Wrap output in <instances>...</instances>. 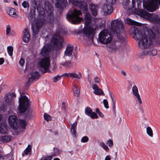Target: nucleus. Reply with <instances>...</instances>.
<instances>
[{
	"label": "nucleus",
	"mask_w": 160,
	"mask_h": 160,
	"mask_svg": "<svg viewBox=\"0 0 160 160\" xmlns=\"http://www.w3.org/2000/svg\"><path fill=\"white\" fill-rule=\"evenodd\" d=\"M31 4L30 11L28 16L29 20L32 21L34 19L36 9L38 13L37 19L32 24V35L35 36L38 33L39 28L45 23V11L42 7V0H31Z\"/></svg>",
	"instance_id": "f257e3e1"
},
{
	"label": "nucleus",
	"mask_w": 160,
	"mask_h": 160,
	"mask_svg": "<svg viewBox=\"0 0 160 160\" xmlns=\"http://www.w3.org/2000/svg\"><path fill=\"white\" fill-rule=\"evenodd\" d=\"M133 38L138 40V45L139 48L143 49L147 48L151 44L156 38L155 33L150 29H148L147 32L142 31L136 26L132 28Z\"/></svg>",
	"instance_id": "f03ea898"
},
{
	"label": "nucleus",
	"mask_w": 160,
	"mask_h": 160,
	"mask_svg": "<svg viewBox=\"0 0 160 160\" xmlns=\"http://www.w3.org/2000/svg\"><path fill=\"white\" fill-rule=\"evenodd\" d=\"M72 4L75 6H78L85 13V26L81 31L83 36L91 38L92 42H93V37L95 34V28L90 25L91 23V17L90 14L87 12L88 7L84 2H82L79 0H73Z\"/></svg>",
	"instance_id": "7ed1b4c3"
},
{
	"label": "nucleus",
	"mask_w": 160,
	"mask_h": 160,
	"mask_svg": "<svg viewBox=\"0 0 160 160\" xmlns=\"http://www.w3.org/2000/svg\"><path fill=\"white\" fill-rule=\"evenodd\" d=\"M111 29L114 32L117 34L119 42L123 43L126 41L125 38L119 34L124 31L123 25L121 20L115 19L112 20L111 22Z\"/></svg>",
	"instance_id": "20e7f679"
},
{
	"label": "nucleus",
	"mask_w": 160,
	"mask_h": 160,
	"mask_svg": "<svg viewBox=\"0 0 160 160\" xmlns=\"http://www.w3.org/2000/svg\"><path fill=\"white\" fill-rule=\"evenodd\" d=\"M20 94V97L18 100L19 105L17 108L18 112L23 113L28 109L30 106V101L26 96H22Z\"/></svg>",
	"instance_id": "39448f33"
},
{
	"label": "nucleus",
	"mask_w": 160,
	"mask_h": 160,
	"mask_svg": "<svg viewBox=\"0 0 160 160\" xmlns=\"http://www.w3.org/2000/svg\"><path fill=\"white\" fill-rule=\"evenodd\" d=\"M82 14L80 10H78L75 9H72L70 10L68 13L66 18L67 20L71 23L77 24L79 23L82 19V18L79 17Z\"/></svg>",
	"instance_id": "423d86ee"
},
{
	"label": "nucleus",
	"mask_w": 160,
	"mask_h": 160,
	"mask_svg": "<svg viewBox=\"0 0 160 160\" xmlns=\"http://www.w3.org/2000/svg\"><path fill=\"white\" fill-rule=\"evenodd\" d=\"M140 16L148 20L154 24L160 23V18L158 15L154 13H150L146 11L141 9L139 11Z\"/></svg>",
	"instance_id": "0eeeda50"
},
{
	"label": "nucleus",
	"mask_w": 160,
	"mask_h": 160,
	"mask_svg": "<svg viewBox=\"0 0 160 160\" xmlns=\"http://www.w3.org/2000/svg\"><path fill=\"white\" fill-rule=\"evenodd\" d=\"M63 39L59 35H55L51 40V44L53 50L58 51L62 49L63 47Z\"/></svg>",
	"instance_id": "6e6552de"
},
{
	"label": "nucleus",
	"mask_w": 160,
	"mask_h": 160,
	"mask_svg": "<svg viewBox=\"0 0 160 160\" xmlns=\"http://www.w3.org/2000/svg\"><path fill=\"white\" fill-rule=\"evenodd\" d=\"M98 39L100 43L107 44L110 43L112 39V36L108 30H104L99 34Z\"/></svg>",
	"instance_id": "1a4fd4ad"
},
{
	"label": "nucleus",
	"mask_w": 160,
	"mask_h": 160,
	"mask_svg": "<svg viewBox=\"0 0 160 160\" xmlns=\"http://www.w3.org/2000/svg\"><path fill=\"white\" fill-rule=\"evenodd\" d=\"M44 5L46 12V22L49 23H52L53 22L54 18L53 9L51 4L48 1L44 2Z\"/></svg>",
	"instance_id": "9d476101"
},
{
	"label": "nucleus",
	"mask_w": 160,
	"mask_h": 160,
	"mask_svg": "<svg viewBox=\"0 0 160 160\" xmlns=\"http://www.w3.org/2000/svg\"><path fill=\"white\" fill-rule=\"evenodd\" d=\"M158 3L160 6V0H150L148 2L143 0V6L147 10L153 12L158 8Z\"/></svg>",
	"instance_id": "9b49d317"
},
{
	"label": "nucleus",
	"mask_w": 160,
	"mask_h": 160,
	"mask_svg": "<svg viewBox=\"0 0 160 160\" xmlns=\"http://www.w3.org/2000/svg\"><path fill=\"white\" fill-rule=\"evenodd\" d=\"M50 65V60L49 57L40 59L38 62V66L41 69V72L44 73L48 69Z\"/></svg>",
	"instance_id": "f8f14e48"
},
{
	"label": "nucleus",
	"mask_w": 160,
	"mask_h": 160,
	"mask_svg": "<svg viewBox=\"0 0 160 160\" xmlns=\"http://www.w3.org/2000/svg\"><path fill=\"white\" fill-rule=\"evenodd\" d=\"M8 122L10 127L14 130L19 129L18 119L16 115H11L9 116Z\"/></svg>",
	"instance_id": "ddd939ff"
},
{
	"label": "nucleus",
	"mask_w": 160,
	"mask_h": 160,
	"mask_svg": "<svg viewBox=\"0 0 160 160\" xmlns=\"http://www.w3.org/2000/svg\"><path fill=\"white\" fill-rule=\"evenodd\" d=\"M124 0L122 2V5L124 8L127 10H131L134 8L136 6V0Z\"/></svg>",
	"instance_id": "4468645a"
},
{
	"label": "nucleus",
	"mask_w": 160,
	"mask_h": 160,
	"mask_svg": "<svg viewBox=\"0 0 160 160\" xmlns=\"http://www.w3.org/2000/svg\"><path fill=\"white\" fill-rule=\"evenodd\" d=\"M73 46L71 45L67 46L66 50L64 52L63 58L65 60H69L72 58V51Z\"/></svg>",
	"instance_id": "2eb2a0df"
},
{
	"label": "nucleus",
	"mask_w": 160,
	"mask_h": 160,
	"mask_svg": "<svg viewBox=\"0 0 160 160\" xmlns=\"http://www.w3.org/2000/svg\"><path fill=\"white\" fill-rule=\"evenodd\" d=\"M112 5L107 2L103 4L102 9L104 15H109L112 13L113 9Z\"/></svg>",
	"instance_id": "dca6fc26"
},
{
	"label": "nucleus",
	"mask_w": 160,
	"mask_h": 160,
	"mask_svg": "<svg viewBox=\"0 0 160 160\" xmlns=\"http://www.w3.org/2000/svg\"><path fill=\"white\" fill-rule=\"evenodd\" d=\"M39 74L38 72H32L30 74V76H29L28 80L27 82V85H30L33 82L37 80L38 79Z\"/></svg>",
	"instance_id": "f3484780"
},
{
	"label": "nucleus",
	"mask_w": 160,
	"mask_h": 160,
	"mask_svg": "<svg viewBox=\"0 0 160 160\" xmlns=\"http://www.w3.org/2000/svg\"><path fill=\"white\" fill-rule=\"evenodd\" d=\"M51 51V47L49 45L44 46L41 49L40 54L43 56H48Z\"/></svg>",
	"instance_id": "a211bd4d"
},
{
	"label": "nucleus",
	"mask_w": 160,
	"mask_h": 160,
	"mask_svg": "<svg viewBox=\"0 0 160 160\" xmlns=\"http://www.w3.org/2000/svg\"><path fill=\"white\" fill-rule=\"evenodd\" d=\"M55 4L57 8L61 10L66 7L68 3L66 0H56Z\"/></svg>",
	"instance_id": "6ab92c4d"
},
{
	"label": "nucleus",
	"mask_w": 160,
	"mask_h": 160,
	"mask_svg": "<svg viewBox=\"0 0 160 160\" xmlns=\"http://www.w3.org/2000/svg\"><path fill=\"white\" fill-rule=\"evenodd\" d=\"M132 91L134 95L135 96L136 99H137L140 104L142 103L140 96L138 92V90L137 87L134 85L132 88Z\"/></svg>",
	"instance_id": "aec40b11"
},
{
	"label": "nucleus",
	"mask_w": 160,
	"mask_h": 160,
	"mask_svg": "<svg viewBox=\"0 0 160 160\" xmlns=\"http://www.w3.org/2000/svg\"><path fill=\"white\" fill-rule=\"evenodd\" d=\"M8 125L6 122H2L0 123V133L7 134L8 132Z\"/></svg>",
	"instance_id": "412c9836"
},
{
	"label": "nucleus",
	"mask_w": 160,
	"mask_h": 160,
	"mask_svg": "<svg viewBox=\"0 0 160 160\" xmlns=\"http://www.w3.org/2000/svg\"><path fill=\"white\" fill-rule=\"evenodd\" d=\"M23 41L24 42H27L30 39V34L28 29H25L23 31Z\"/></svg>",
	"instance_id": "4be33fe9"
},
{
	"label": "nucleus",
	"mask_w": 160,
	"mask_h": 160,
	"mask_svg": "<svg viewBox=\"0 0 160 160\" xmlns=\"http://www.w3.org/2000/svg\"><path fill=\"white\" fill-rule=\"evenodd\" d=\"M92 88L94 90V93L97 95H101L103 94V92L100 88H99L97 84H92Z\"/></svg>",
	"instance_id": "5701e85b"
},
{
	"label": "nucleus",
	"mask_w": 160,
	"mask_h": 160,
	"mask_svg": "<svg viewBox=\"0 0 160 160\" xmlns=\"http://www.w3.org/2000/svg\"><path fill=\"white\" fill-rule=\"evenodd\" d=\"M89 7L92 15L94 16H96L97 15L98 7L92 4H91Z\"/></svg>",
	"instance_id": "b1692460"
},
{
	"label": "nucleus",
	"mask_w": 160,
	"mask_h": 160,
	"mask_svg": "<svg viewBox=\"0 0 160 160\" xmlns=\"http://www.w3.org/2000/svg\"><path fill=\"white\" fill-rule=\"evenodd\" d=\"M18 124L19 125V128L18 130H16L17 132L22 131V129H25L27 125L26 122L22 119H20L19 120H18Z\"/></svg>",
	"instance_id": "393cba45"
},
{
	"label": "nucleus",
	"mask_w": 160,
	"mask_h": 160,
	"mask_svg": "<svg viewBox=\"0 0 160 160\" xmlns=\"http://www.w3.org/2000/svg\"><path fill=\"white\" fill-rule=\"evenodd\" d=\"M11 140V138L8 135L1 136L0 137V141L3 143H8Z\"/></svg>",
	"instance_id": "a878e982"
},
{
	"label": "nucleus",
	"mask_w": 160,
	"mask_h": 160,
	"mask_svg": "<svg viewBox=\"0 0 160 160\" xmlns=\"http://www.w3.org/2000/svg\"><path fill=\"white\" fill-rule=\"evenodd\" d=\"M8 13L10 16L13 17L15 18L17 16L16 10L13 8H9Z\"/></svg>",
	"instance_id": "bb28decb"
},
{
	"label": "nucleus",
	"mask_w": 160,
	"mask_h": 160,
	"mask_svg": "<svg viewBox=\"0 0 160 160\" xmlns=\"http://www.w3.org/2000/svg\"><path fill=\"white\" fill-rule=\"evenodd\" d=\"M69 77L72 79L74 78L80 79L82 77V75L80 72H79L78 74L75 72H72L69 73Z\"/></svg>",
	"instance_id": "cd10ccee"
},
{
	"label": "nucleus",
	"mask_w": 160,
	"mask_h": 160,
	"mask_svg": "<svg viewBox=\"0 0 160 160\" xmlns=\"http://www.w3.org/2000/svg\"><path fill=\"white\" fill-rule=\"evenodd\" d=\"M33 113L32 110H28L25 113L24 116V118L26 120L28 121L31 118Z\"/></svg>",
	"instance_id": "c85d7f7f"
},
{
	"label": "nucleus",
	"mask_w": 160,
	"mask_h": 160,
	"mask_svg": "<svg viewBox=\"0 0 160 160\" xmlns=\"http://www.w3.org/2000/svg\"><path fill=\"white\" fill-rule=\"evenodd\" d=\"M32 147L30 145H28L27 148L24 150V153L22 154V155L24 156L25 155L31 154Z\"/></svg>",
	"instance_id": "c756f323"
},
{
	"label": "nucleus",
	"mask_w": 160,
	"mask_h": 160,
	"mask_svg": "<svg viewBox=\"0 0 160 160\" xmlns=\"http://www.w3.org/2000/svg\"><path fill=\"white\" fill-rule=\"evenodd\" d=\"M72 89L76 96L78 97L79 96L80 91L78 89L77 86L73 85V88H72Z\"/></svg>",
	"instance_id": "7c9ffc66"
},
{
	"label": "nucleus",
	"mask_w": 160,
	"mask_h": 160,
	"mask_svg": "<svg viewBox=\"0 0 160 160\" xmlns=\"http://www.w3.org/2000/svg\"><path fill=\"white\" fill-rule=\"evenodd\" d=\"M124 20L125 23L130 25H135L136 23V22L129 18H127L126 19H124Z\"/></svg>",
	"instance_id": "2f4dec72"
},
{
	"label": "nucleus",
	"mask_w": 160,
	"mask_h": 160,
	"mask_svg": "<svg viewBox=\"0 0 160 160\" xmlns=\"http://www.w3.org/2000/svg\"><path fill=\"white\" fill-rule=\"evenodd\" d=\"M110 95L112 101V108L113 112H115L116 111V99L114 98L112 96V94L110 92Z\"/></svg>",
	"instance_id": "473e14b6"
},
{
	"label": "nucleus",
	"mask_w": 160,
	"mask_h": 160,
	"mask_svg": "<svg viewBox=\"0 0 160 160\" xmlns=\"http://www.w3.org/2000/svg\"><path fill=\"white\" fill-rule=\"evenodd\" d=\"M60 64L67 68H69L71 66L70 62L67 61H66L65 62H61L60 63Z\"/></svg>",
	"instance_id": "72a5a7b5"
},
{
	"label": "nucleus",
	"mask_w": 160,
	"mask_h": 160,
	"mask_svg": "<svg viewBox=\"0 0 160 160\" xmlns=\"http://www.w3.org/2000/svg\"><path fill=\"white\" fill-rule=\"evenodd\" d=\"M146 132L147 134L150 137H152L153 136V131L151 128L148 126L146 128Z\"/></svg>",
	"instance_id": "f704fd0d"
},
{
	"label": "nucleus",
	"mask_w": 160,
	"mask_h": 160,
	"mask_svg": "<svg viewBox=\"0 0 160 160\" xmlns=\"http://www.w3.org/2000/svg\"><path fill=\"white\" fill-rule=\"evenodd\" d=\"M109 50L112 53H114L118 50V48L116 46L111 45L109 47Z\"/></svg>",
	"instance_id": "c9c22d12"
},
{
	"label": "nucleus",
	"mask_w": 160,
	"mask_h": 160,
	"mask_svg": "<svg viewBox=\"0 0 160 160\" xmlns=\"http://www.w3.org/2000/svg\"><path fill=\"white\" fill-rule=\"evenodd\" d=\"M85 112L86 115L89 116L92 112V111L89 107H87L85 108Z\"/></svg>",
	"instance_id": "e433bc0d"
},
{
	"label": "nucleus",
	"mask_w": 160,
	"mask_h": 160,
	"mask_svg": "<svg viewBox=\"0 0 160 160\" xmlns=\"http://www.w3.org/2000/svg\"><path fill=\"white\" fill-rule=\"evenodd\" d=\"M8 53L10 56H12L13 53V48L11 46H8L7 47Z\"/></svg>",
	"instance_id": "4c0bfd02"
},
{
	"label": "nucleus",
	"mask_w": 160,
	"mask_h": 160,
	"mask_svg": "<svg viewBox=\"0 0 160 160\" xmlns=\"http://www.w3.org/2000/svg\"><path fill=\"white\" fill-rule=\"evenodd\" d=\"M53 149L54 156H57L60 153L61 151L60 149L57 148H54Z\"/></svg>",
	"instance_id": "58836bf2"
},
{
	"label": "nucleus",
	"mask_w": 160,
	"mask_h": 160,
	"mask_svg": "<svg viewBox=\"0 0 160 160\" xmlns=\"http://www.w3.org/2000/svg\"><path fill=\"white\" fill-rule=\"evenodd\" d=\"M62 77V76H59L58 75H57L55 77H54L52 78V80L54 82H56L58 81Z\"/></svg>",
	"instance_id": "ea45409f"
},
{
	"label": "nucleus",
	"mask_w": 160,
	"mask_h": 160,
	"mask_svg": "<svg viewBox=\"0 0 160 160\" xmlns=\"http://www.w3.org/2000/svg\"><path fill=\"white\" fill-rule=\"evenodd\" d=\"M44 119L47 121L50 120L51 119V116L47 113H45L44 114Z\"/></svg>",
	"instance_id": "a19ab883"
},
{
	"label": "nucleus",
	"mask_w": 160,
	"mask_h": 160,
	"mask_svg": "<svg viewBox=\"0 0 160 160\" xmlns=\"http://www.w3.org/2000/svg\"><path fill=\"white\" fill-rule=\"evenodd\" d=\"M100 145L106 151H108L109 149L108 147L105 145V144L102 142L100 143Z\"/></svg>",
	"instance_id": "79ce46f5"
},
{
	"label": "nucleus",
	"mask_w": 160,
	"mask_h": 160,
	"mask_svg": "<svg viewBox=\"0 0 160 160\" xmlns=\"http://www.w3.org/2000/svg\"><path fill=\"white\" fill-rule=\"evenodd\" d=\"M22 5L24 8H28L29 6L28 2L26 1H24L22 3Z\"/></svg>",
	"instance_id": "37998d69"
},
{
	"label": "nucleus",
	"mask_w": 160,
	"mask_h": 160,
	"mask_svg": "<svg viewBox=\"0 0 160 160\" xmlns=\"http://www.w3.org/2000/svg\"><path fill=\"white\" fill-rule=\"evenodd\" d=\"M149 53L150 54H151L152 55L154 56L157 54V51L156 49L153 48L150 50Z\"/></svg>",
	"instance_id": "c03bdc74"
},
{
	"label": "nucleus",
	"mask_w": 160,
	"mask_h": 160,
	"mask_svg": "<svg viewBox=\"0 0 160 160\" xmlns=\"http://www.w3.org/2000/svg\"><path fill=\"white\" fill-rule=\"evenodd\" d=\"M89 116H90V117L92 118H98V116L97 114L96 113H95L94 112H92V113L90 114V115Z\"/></svg>",
	"instance_id": "a18cd8bd"
},
{
	"label": "nucleus",
	"mask_w": 160,
	"mask_h": 160,
	"mask_svg": "<svg viewBox=\"0 0 160 160\" xmlns=\"http://www.w3.org/2000/svg\"><path fill=\"white\" fill-rule=\"evenodd\" d=\"M88 140V138L87 136H85L82 138L81 141L82 142H87Z\"/></svg>",
	"instance_id": "49530a36"
},
{
	"label": "nucleus",
	"mask_w": 160,
	"mask_h": 160,
	"mask_svg": "<svg viewBox=\"0 0 160 160\" xmlns=\"http://www.w3.org/2000/svg\"><path fill=\"white\" fill-rule=\"evenodd\" d=\"M103 103L105 107L108 109L109 108L108 106V102L106 99H104L103 100Z\"/></svg>",
	"instance_id": "de8ad7c7"
},
{
	"label": "nucleus",
	"mask_w": 160,
	"mask_h": 160,
	"mask_svg": "<svg viewBox=\"0 0 160 160\" xmlns=\"http://www.w3.org/2000/svg\"><path fill=\"white\" fill-rule=\"evenodd\" d=\"M107 144L110 147H112L113 145L112 141L111 140H108L107 142Z\"/></svg>",
	"instance_id": "09e8293b"
},
{
	"label": "nucleus",
	"mask_w": 160,
	"mask_h": 160,
	"mask_svg": "<svg viewBox=\"0 0 160 160\" xmlns=\"http://www.w3.org/2000/svg\"><path fill=\"white\" fill-rule=\"evenodd\" d=\"M71 131L72 134L73 135L74 137H76V131L75 129L71 128Z\"/></svg>",
	"instance_id": "8fccbe9b"
},
{
	"label": "nucleus",
	"mask_w": 160,
	"mask_h": 160,
	"mask_svg": "<svg viewBox=\"0 0 160 160\" xmlns=\"http://www.w3.org/2000/svg\"><path fill=\"white\" fill-rule=\"evenodd\" d=\"M52 158V157L50 156L49 157H42L41 160H51Z\"/></svg>",
	"instance_id": "3c124183"
},
{
	"label": "nucleus",
	"mask_w": 160,
	"mask_h": 160,
	"mask_svg": "<svg viewBox=\"0 0 160 160\" xmlns=\"http://www.w3.org/2000/svg\"><path fill=\"white\" fill-rule=\"evenodd\" d=\"M11 30L10 27L9 25H8L6 28V34L8 35L10 32Z\"/></svg>",
	"instance_id": "603ef678"
},
{
	"label": "nucleus",
	"mask_w": 160,
	"mask_h": 160,
	"mask_svg": "<svg viewBox=\"0 0 160 160\" xmlns=\"http://www.w3.org/2000/svg\"><path fill=\"white\" fill-rule=\"evenodd\" d=\"M116 0H106V2H109L111 4H114L116 2Z\"/></svg>",
	"instance_id": "864d4df0"
},
{
	"label": "nucleus",
	"mask_w": 160,
	"mask_h": 160,
	"mask_svg": "<svg viewBox=\"0 0 160 160\" xmlns=\"http://www.w3.org/2000/svg\"><path fill=\"white\" fill-rule=\"evenodd\" d=\"M19 63L21 66H23L24 63V61L22 58H21L20 60L19 61Z\"/></svg>",
	"instance_id": "5fc2aeb1"
},
{
	"label": "nucleus",
	"mask_w": 160,
	"mask_h": 160,
	"mask_svg": "<svg viewBox=\"0 0 160 160\" xmlns=\"http://www.w3.org/2000/svg\"><path fill=\"white\" fill-rule=\"evenodd\" d=\"M94 82L97 83H99L100 81V79L98 77H96L94 79Z\"/></svg>",
	"instance_id": "6e6d98bb"
},
{
	"label": "nucleus",
	"mask_w": 160,
	"mask_h": 160,
	"mask_svg": "<svg viewBox=\"0 0 160 160\" xmlns=\"http://www.w3.org/2000/svg\"><path fill=\"white\" fill-rule=\"evenodd\" d=\"M77 122H75L72 125L71 128H73L75 129L77 126Z\"/></svg>",
	"instance_id": "4d7b16f0"
},
{
	"label": "nucleus",
	"mask_w": 160,
	"mask_h": 160,
	"mask_svg": "<svg viewBox=\"0 0 160 160\" xmlns=\"http://www.w3.org/2000/svg\"><path fill=\"white\" fill-rule=\"evenodd\" d=\"M4 62V60L3 58H0V65H2L3 64Z\"/></svg>",
	"instance_id": "13d9d810"
},
{
	"label": "nucleus",
	"mask_w": 160,
	"mask_h": 160,
	"mask_svg": "<svg viewBox=\"0 0 160 160\" xmlns=\"http://www.w3.org/2000/svg\"><path fill=\"white\" fill-rule=\"evenodd\" d=\"M62 76H65V77H69V73H65L63 74Z\"/></svg>",
	"instance_id": "bf43d9fd"
},
{
	"label": "nucleus",
	"mask_w": 160,
	"mask_h": 160,
	"mask_svg": "<svg viewBox=\"0 0 160 160\" xmlns=\"http://www.w3.org/2000/svg\"><path fill=\"white\" fill-rule=\"evenodd\" d=\"M142 3V2L141 1H139V2H138L137 5L138 8H141V7L140 6H141Z\"/></svg>",
	"instance_id": "052dcab7"
},
{
	"label": "nucleus",
	"mask_w": 160,
	"mask_h": 160,
	"mask_svg": "<svg viewBox=\"0 0 160 160\" xmlns=\"http://www.w3.org/2000/svg\"><path fill=\"white\" fill-rule=\"evenodd\" d=\"M4 158L3 156L1 154V152H0V160H4Z\"/></svg>",
	"instance_id": "680f3d73"
},
{
	"label": "nucleus",
	"mask_w": 160,
	"mask_h": 160,
	"mask_svg": "<svg viewBox=\"0 0 160 160\" xmlns=\"http://www.w3.org/2000/svg\"><path fill=\"white\" fill-rule=\"evenodd\" d=\"M65 102H62V104L63 105V106L62 107V109L64 110V111H65L66 110V107L65 106Z\"/></svg>",
	"instance_id": "e2e57ef3"
},
{
	"label": "nucleus",
	"mask_w": 160,
	"mask_h": 160,
	"mask_svg": "<svg viewBox=\"0 0 160 160\" xmlns=\"http://www.w3.org/2000/svg\"><path fill=\"white\" fill-rule=\"evenodd\" d=\"M105 160H111V158L109 156H107L105 158Z\"/></svg>",
	"instance_id": "0e129e2a"
},
{
	"label": "nucleus",
	"mask_w": 160,
	"mask_h": 160,
	"mask_svg": "<svg viewBox=\"0 0 160 160\" xmlns=\"http://www.w3.org/2000/svg\"><path fill=\"white\" fill-rule=\"evenodd\" d=\"M98 114L102 118L104 116L100 112Z\"/></svg>",
	"instance_id": "69168bd1"
},
{
	"label": "nucleus",
	"mask_w": 160,
	"mask_h": 160,
	"mask_svg": "<svg viewBox=\"0 0 160 160\" xmlns=\"http://www.w3.org/2000/svg\"><path fill=\"white\" fill-rule=\"evenodd\" d=\"M96 112L98 114L100 112L99 109L98 108H97L96 110Z\"/></svg>",
	"instance_id": "338daca9"
},
{
	"label": "nucleus",
	"mask_w": 160,
	"mask_h": 160,
	"mask_svg": "<svg viewBox=\"0 0 160 160\" xmlns=\"http://www.w3.org/2000/svg\"><path fill=\"white\" fill-rule=\"evenodd\" d=\"M121 73L122 74H123L124 76H126V73L124 71H122L121 72Z\"/></svg>",
	"instance_id": "774afa93"
}]
</instances>
